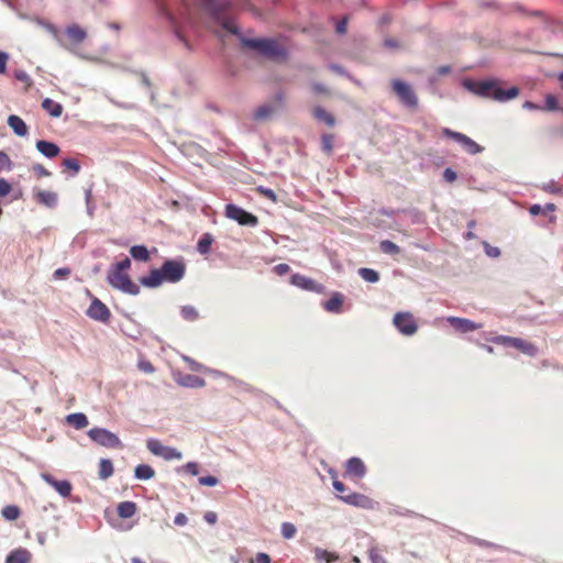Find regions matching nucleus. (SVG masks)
<instances>
[{
    "mask_svg": "<svg viewBox=\"0 0 563 563\" xmlns=\"http://www.w3.org/2000/svg\"><path fill=\"white\" fill-rule=\"evenodd\" d=\"M158 15L169 25L176 36L186 43L185 31L194 29L198 16L208 19L212 32L220 38L236 35L243 46L263 56L283 60L287 56L285 47L273 38L244 37L236 25V8L233 0H154Z\"/></svg>",
    "mask_w": 563,
    "mask_h": 563,
    "instance_id": "1",
    "label": "nucleus"
},
{
    "mask_svg": "<svg viewBox=\"0 0 563 563\" xmlns=\"http://www.w3.org/2000/svg\"><path fill=\"white\" fill-rule=\"evenodd\" d=\"M501 84L503 82L498 79H465L463 81L464 88L468 91L483 98H490L498 102H506L518 97L519 89L516 86L505 89Z\"/></svg>",
    "mask_w": 563,
    "mask_h": 563,
    "instance_id": "2",
    "label": "nucleus"
},
{
    "mask_svg": "<svg viewBox=\"0 0 563 563\" xmlns=\"http://www.w3.org/2000/svg\"><path fill=\"white\" fill-rule=\"evenodd\" d=\"M186 273L183 260H166L159 268H154L147 276L141 278V284L148 288H156L163 283L175 284L180 282Z\"/></svg>",
    "mask_w": 563,
    "mask_h": 563,
    "instance_id": "3",
    "label": "nucleus"
},
{
    "mask_svg": "<svg viewBox=\"0 0 563 563\" xmlns=\"http://www.w3.org/2000/svg\"><path fill=\"white\" fill-rule=\"evenodd\" d=\"M285 108V95L282 91L276 92L273 98L260 106L253 113V119L257 122L269 120L275 114L282 112Z\"/></svg>",
    "mask_w": 563,
    "mask_h": 563,
    "instance_id": "4",
    "label": "nucleus"
},
{
    "mask_svg": "<svg viewBox=\"0 0 563 563\" xmlns=\"http://www.w3.org/2000/svg\"><path fill=\"white\" fill-rule=\"evenodd\" d=\"M108 282L113 288L125 294L137 295L140 292V287L131 280L126 273L110 269L108 273Z\"/></svg>",
    "mask_w": 563,
    "mask_h": 563,
    "instance_id": "5",
    "label": "nucleus"
},
{
    "mask_svg": "<svg viewBox=\"0 0 563 563\" xmlns=\"http://www.w3.org/2000/svg\"><path fill=\"white\" fill-rule=\"evenodd\" d=\"M88 437L96 443L108 449H122L123 444L119 437L103 428H92L88 431Z\"/></svg>",
    "mask_w": 563,
    "mask_h": 563,
    "instance_id": "6",
    "label": "nucleus"
},
{
    "mask_svg": "<svg viewBox=\"0 0 563 563\" xmlns=\"http://www.w3.org/2000/svg\"><path fill=\"white\" fill-rule=\"evenodd\" d=\"M391 88L404 106L410 109L417 108L418 97L409 84L400 79H394L391 81Z\"/></svg>",
    "mask_w": 563,
    "mask_h": 563,
    "instance_id": "7",
    "label": "nucleus"
},
{
    "mask_svg": "<svg viewBox=\"0 0 563 563\" xmlns=\"http://www.w3.org/2000/svg\"><path fill=\"white\" fill-rule=\"evenodd\" d=\"M225 217L236 221L240 225L254 228L258 224L256 216L233 203L227 205Z\"/></svg>",
    "mask_w": 563,
    "mask_h": 563,
    "instance_id": "8",
    "label": "nucleus"
},
{
    "mask_svg": "<svg viewBox=\"0 0 563 563\" xmlns=\"http://www.w3.org/2000/svg\"><path fill=\"white\" fill-rule=\"evenodd\" d=\"M493 342L505 346L515 347L530 356H534L537 354V347L533 344L519 338L498 335L493 339Z\"/></svg>",
    "mask_w": 563,
    "mask_h": 563,
    "instance_id": "9",
    "label": "nucleus"
},
{
    "mask_svg": "<svg viewBox=\"0 0 563 563\" xmlns=\"http://www.w3.org/2000/svg\"><path fill=\"white\" fill-rule=\"evenodd\" d=\"M146 446L152 454L161 456L166 461L180 460L183 457L180 451L174 448L165 446L161 443V441L156 439H148Z\"/></svg>",
    "mask_w": 563,
    "mask_h": 563,
    "instance_id": "10",
    "label": "nucleus"
},
{
    "mask_svg": "<svg viewBox=\"0 0 563 563\" xmlns=\"http://www.w3.org/2000/svg\"><path fill=\"white\" fill-rule=\"evenodd\" d=\"M393 322L397 330L407 336L413 335L418 330V325L409 312H397Z\"/></svg>",
    "mask_w": 563,
    "mask_h": 563,
    "instance_id": "11",
    "label": "nucleus"
},
{
    "mask_svg": "<svg viewBox=\"0 0 563 563\" xmlns=\"http://www.w3.org/2000/svg\"><path fill=\"white\" fill-rule=\"evenodd\" d=\"M442 133L445 136L453 139L455 142L460 143L464 151H466L470 154L474 155L482 153L484 151V148L479 144H477L475 141H473L471 137L463 133L452 131L448 128L443 129Z\"/></svg>",
    "mask_w": 563,
    "mask_h": 563,
    "instance_id": "12",
    "label": "nucleus"
},
{
    "mask_svg": "<svg viewBox=\"0 0 563 563\" xmlns=\"http://www.w3.org/2000/svg\"><path fill=\"white\" fill-rule=\"evenodd\" d=\"M88 317L93 320L107 322L111 316L108 307L101 302L98 298H93L91 305L87 310Z\"/></svg>",
    "mask_w": 563,
    "mask_h": 563,
    "instance_id": "13",
    "label": "nucleus"
},
{
    "mask_svg": "<svg viewBox=\"0 0 563 563\" xmlns=\"http://www.w3.org/2000/svg\"><path fill=\"white\" fill-rule=\"evenodd\" d=\"M338 497L352 506L361 507L364 509H372L374 507V501L363 494L352 493L349 495H340Z\"/></svg>",
    "mask_w": 563,
    "mask_h": 563,
    "instance_id": "14",
    "label": "nucleus"
},
{
    "mask_svg": "<svg viewBox=\"0 0 563 563\" xmlns=\"http://www.w3.org/2000/svg\"><path fill=\"white\" fill-rule=\"evenodd\" d=\"M41 477L52 487L55 488V490L62 496V497H68L71 493V484L68 481H57L55 479L51 474L48 473H42Z\"/></svg>",
    "mask_w": 563,
    "mask_h": 563,
    "instance_id": "15",
    "label": "nucleus"
},
{
    "mask_svg": "<svg viewBox=\"0 0 563 563\" xmlns=\"http://www.w3.org/2000/svg\"><path fill=\"white\" fill-rule=\"evenodd\" d=\"M446 320L456 331L461 333L472 332L481 328V324L464 318L449 317Z\"/></svg>",
    "mask_w": 563,
    "mask_h": 563,
    "instance_id": "16",
    "label": "nucleus"
},
{
    "mask_svg": "<svg viewBox=\"0 0 563 563\" xmlns=\"http://www.w3.org/2000/svg\"><path fill=\"white\" fill-rule=\"evenodd\" d=\"M290 283L305 290L319 291L321 289V286L313 279L300 274H294L290 278Z\"/></svg>",
    "mask_w": 563,
    "mask_h": 563,
    "instance_id": "17",
    "label": "nucleus"
},
{
    "mask_svg": "<svg viewBox=\"0 0 563 563\" xmlns=\"http://www.w3.org/2000/svg\"><path fill=\"white\" fill-rule=\"evenodd\" d=\"M346 473L357 478H362L366 473L365 464L358 457H351L346 462Z\"/></svg>",
    "mask_w": 563,
    "mask_h": 563,
    "instance_id": "18",
    "label": "nucleus"
},
{
    "mask_svg": "<svg viewBox=\"0 0 563 563\" xmlns=\"http://www.w3.org/2000/svg\"><path fill=\"white\" fill-rule=\"evenodd\" d=\"M31 558L29 550L19 548L8 554L5 563H30Z\"/></svg>",
    "mask_w": 563,
    "mask_h": 563,
    "instance_id": "19",
    "label": "nucleus"
},
{
    "mask_svg": "<svg viewBox=\"0 0 563 563\" xmlns=\"http://www.w3.org/2000/svg\"><path fill=\"white\" fill-rule=\"evenodd\" d=\"M34 198L38 203L44 205L48 208H55L58 201L56 192L46 190H38L35 194Z\"/></svg>",
    "mask_w": 563,
    "mask_h": 563,
    "instance_id": "20",
    "label": "nucleus"
},
{
    "mask_svg": "<svg viewBox=\"0 0 563 563\" xmlns=\"http://www.w3.org/2000/svg\"><path fill=\"white\" fill-rule=\"evenodd\" d=\"M36 148L40 153L48 158H53L59 153V147L55 143L44 140L36 142Z\"/></svg>",
    "mask_w": 563,
    "mask_h": 563,
    "instance_id": "21",
    "label": "nucleus"
},
{
    "mask_svg": "<svg viewBox=\"0 0 563 563\" xmlns=\"http://www.w3.org/2000/svg\"><path fill=\"white\" fill-rule=\"evenodd\" d=\"M8 125L13 130V132L19 136H24L27 134V126L25 122L18 115L11 114L8 118Z\"/></svg>",
    "mask_w": 563,
    "mask_h": 563,
    "instance_id": "22",
    "label": "nucleus"
},
{
    "mask_svg": "<svg viewBox=\"0 0 563 563\" xmlns=\"http://www.w3.org/2000/svg\"><path fill=\"white\" fill-rule=\"evenodd\" d=\"M66 422L74 427L76 430H81L89 424L88 418L85 413L76 412L66 417Z\"/></svg>",
    "mask_w": 563,
    "mask_h": 563,
    "instance_id": "23",
    "label": "nucleus"
},
{
    "mask_svg": "<svg viewBox=\"0 0 563 563\" xmlns=\"http://www.w3.org/2000/svg\"><path fill=\"white\" fill-rule=\"evenodd\" d=\"M312 115L316 120L325 123L328 126H333L335 124V118L320 106L312 109Z\"/></svg>",
    "mask_w": 563,
    "mask_h": 563,
    "instance_id": "24",
    "label": "nucleus"
},
{
    "mask_svg": "<svg viewBox=\"0 0 563 563\" xmlns=\"http://www.w3.org/2000/svg\"><path fill=\"white\" fill-rule=\"evenodd\" d=\"M177 382L179 385H181L184 387H189V388H201L206 385V382L203 378L196 376V375H190V374H186V375L181 376Z\"/></svg>",
    "mask_w": 563,
    "mask_h": 563,
    "instance_id": "25",
    "label": "nucleus"
},
{
    "mask_svg": "<svg viewBox=\"0 0 563 563\" xmlns=\"http://www.w3.org/2000/svg\"><path fill=\"white\" fill-rule=\"evenodd\" d=\"M117 511L120 518L129 519L135 515L136 505L133 501H122L118 505Z\"/></svg>",
    "mask_w": 563,
    "mask_h": 563,
    "instance_id": "26",
    "label": "nucleus"
},
{
    "mask_svg": "<svg viewBox=\"0 0 563 563\" xmlns=\"http://www.w3.org/2000/svg\"><path fill=\"white\" fill-rule=\"evenodd\" d=\"M343 305V297L341 294H334L328 301L323 303L327 311L339 313Z\"/></svg>",
    "mask_w": 563,
    "mask_h": 563,
    "instance_id": "27",
    "label": "nucleus"
},
{
    "mask_svg": "<svg viewBox=\"0 0 563 563\" xmlns=\"http://www.w3.org/2000/svg\"><path fill=\"white\" fill-rule=\"evenodd\" d=\"M66 33L68 37L75 43H81L87 36L86 31L77 24L69 25L66 29Z\"/></svg>",
    "mask_w": 563,
    "mask_h": 563,
    "instance_id": "28",
    "label": "nucleus"
},
{
    "mask_svg": "<svg viewBox=\"0 0 563 563\" xmlns=\"http://www.w3.org/2000/svg\"><path fill=\"white\" fill-rule=\"evenodd\" d=\"M313 553H314V559L317 561H325L327 563H333L340 559L339 554H336L334 552H329V551L318 548V547L314 548Z\"/></svg>",
    "mask_w": 563,
    "mask_h": 563,
    "instance_id": "29",
    "label": "nucleus"
},
{
    "mask_svg": "<svg viewBox=\"0 0 563 563\" xmlns=\"http://www.w3.org/2000/svg\"><path fill=\"white\" fill-rule=\"evenodd\" d=\"M42 108L47 111L52 117L58 118L62 115L63 107L60 103L55 102L49 98H45L42 102Z\"/></svg>",
    "mask_w": 563,
    "mask_h": 563,
    "instance_id": "30",
    "label": "nucleus"
},
{
    "mask_svg": "<svg viewBox=\"0 0 563 563\" xmlns=\"http://www.w3.org/2000/svg\"><path fill=\"white\" fill-rule=\"evenodd\" d=\"M130 254L135 261L147 262L150 260V252L144 245L132 246Z\"/></svg>",
    "mask_w": 563,
    "mask_h": 563,
    "instance_id": "31",
    "label": "nucleus"
},
{
    "mask_svg": "<svg viewBox=\"0 0 563 563\" xmlns=\"http://www.w3.org/2000/svg\"><path fill=\"white\" fill-rule=\"evenodd\" d=\"M134 475L137 479H151L155 475L153 467L146 464H140L135 467Z\"/></svg>",
    "mask_w": 563,
    "mask_h": 563,
    "instance_id": "32",
    "label": "nucleus"
},
{
    "mask_svg": "<svg viewBox=\"0 0 563 563\" xmlns=\"http://www.w3.org/2000/svg\"><path fill=\"white\" fill-rule=\"evenodd\" d=\"M213 242V236L210 233H205L198 241L197 250L200 254H208L210 251V246Z\"/></svg>",
    "mask_w": 563,
    "mask_h": 563,
    "instance_id": "33",
    "label": "nucleus"
},
{
    "mask_svg": "<svg viewBox=\"0 0 563 563\" xmlns=\"http://www.w3.org/2000/svg\"><path fill=\"white\" fill-rule=\"evenodd\" d=\"M113 474V465L110 460L102 459L99 463V476L107 479Z\"/></svg>",
    "mask_w": 563,
    "mask_h": 563,
    "instance_id": "34",
    "label": "nucleus"
},
{
    "mask_svg": "<svg viewBox=\"0 0 563 563\" xmlns=\"http://www.w3.org/2000/svg\"><path fill=\"white\" fill-rule=\"evenodd\" d=\"M358 275L368 283H377L379 280V274L372 268L362 267L358 269Z\"/></svg>",
    "mask_w": 563,
    "mask_h": 563,
    "instance_id": "35",
    "label": "nucleus"
},
{
    "mask_svg": "<svg viewBox=\"0 0 563 563\" xmlns=\"http://www.w3.org/2000/svg\"><path fill=\"white\" fill-rule=\"evenodd\" d=\"M379 247L385 254L397 255L400 253V247L389 240L382 241Z\"/></svg>",
    "mask_w": 563,
    "mask_h": 563,
    "instance_id": "36",
    "label": "nucleus"
},
{
    "mask_svg": "<svg viewBox=\"0 0 563 563\" xmlns=\"http://www.w3.org/2000/svg\"><path fill=\"white\" fill-rule=\"evenodd\" d=\"M181 317L187 321H195L199 313L197 309L192 306H184L180 310Z\"/></svg>",
    "mask_w": 563,
    "mask_h": 563,
    "instance_id": "37",
    "label": "nucleus"
},
{
    "mask_svg": "<svg viewBox=\"0 0 563 563\" xmlns=\"http://www.w3.org/2000/svg\"><path fill=\"white\" fill-rule=\"evenodd\" d=\"M334 136L332 134H322L321 148L324 153L330 154L333 151Z\"/></svg>",
    "mask_w": 563,
    "mask_h": 563,
    "instance_id": "38",
    "label": "nucleus"
},
{
    "mask_svg": "<svg viewBox=\"0 0 563 563\" xmlns=\"http://www.w3.org/2000/svg\"><path fill=\"white\" fill-rule=\"evenodd\" d=\"M280 530L285 539H292L297 533V528L290 522H284Z\"/></svg>",
    "mask_w": 563,
    "mask_h": 563,
    "instance_id": "39",
    "label": "nucleus"
},
{
    "mask_svg": "<svg viewBox=\"0 0 563 563\" xmlns=\"http://www.w3.org/2000/svg\"><path fill=\"white\" fill-rule=\"evenodd\" d=\"M2 515L8 520H15L20 516V510L15 506H7L2 509Z\"/></svg>",
    "mask_w": 563,
    "mask_h": 563,
    "instance_id": "40",
    "label": "nucleus"
},
{
    "mask_svg": "<svg viewBox=\"0 0 563 563\" xmlns=\"http://www.w3.org/2000/svg\"><path fill=\"white\" fill-rule=\"evenodd\" d=\"M63 166L67 169H70L74 176L77 175L80 170V165L75 158H65L63 161Z\"/></svg>",
    "mask_w": 563,
    "mask_h": 563,
    "instance_id": "41",
    "label": "nucleus"
},
{
    "mask_svg": "<svg viewBox=\"0 0 563 563\" xmlns=\"http://www.w3.org/2000/svg\"><path fill=\"white\" fill-rule=\"evenodd\" d=\"M485 254L488 257L497 258L500 256L501 252L497 246H492L489 243L484 242L483 243Z\"/></svg>",
    "mask_w": 563,
    "mask_h": 563,
    "instance_id": "42",
    "label": "nucleus"
},
{
    "mask_svg": "<svg viewBox=\"0 0 563 563\" xmlns=\"http://www.w3.org/2000/svg\"><path fill=\"white\" fill-rule=\"evenodd\" d=\"M372 563H387L384 556L379 553L377 548H371L368 551Z\"/></svg>",
    "mask_w": 563,
    "mask_h": 563,
    "instance_id": "43",
    "label": "nucleus"
},
{
    "mask_svg": "<svg viewBox=\"0 0 563 563\" xmlns=\"http://www.w3.org/2000/svg\"><path fill=\"white\" fill-rule=\"evenodd\" d=\"M131 267V261L129 257H124L122 261L118 262L115 265L111 267L112 271L123 272L128 271Z\"/></svg>",
    "mask_w": 563,
    "mask_h": 563,
    "instance_id": "44",
    "label": "nucleus"
},
{
    "mask_svg": "<svg viewBox=\"0 0 563 563\" xmlns=\"http://www.w3.org/2000/svg\"><path fill=\"white\" fill-rule=\"evenodd\" d=\"M12 163L10 157L2 151H0V170H11Z\"/></svg>",
    "mask_w": 563,
    "mask_h": 563,
    "instance_id": "45",
    "label": "nucleus"
},
{
    "mask_svg": "<svg viewBox=\"0 0 563 563\" xmlns=\"http://www.w3.org/2000/svg\"><path fill=\"white\" fill-rule=\"evenodd\" d=\"M383 45L387 49H393V51H397V49L401 48V43L398 40L391 38V37L385 38L383 42Z\"/></svg>",
    "mask_w": 563,
    "mask_h": 563,
    "instance_id": "46",
    "label": "nucleus"
},
{
    "mask_svg": "<svg viewBox=\"0 0 563 563\" xmlns=\"http://www.w3.org/2000/svg\"><path fill=\"white\" fill-rule=\"evenodd\" d=\"M184 361L189 365L191 371L200 372V371H207L200 363L196 362L189 356H184Z\"/></svg>",
    "mask_w": 563,
    "mask_h": 563,
    "instance_id": "47",
    "label": "nucleus"
},
{
    "mask_svg": "<svg viewBox=\"0 0 563 563\" xmlns=\"http://www.w3.org/2000/svg\"><path fill=\"white\" fill-rule=\"evenodd\" d=\"M545 109L550 111H554L559 109L558 99L552 96L548 95L545 98Z\"/></svg>",
    "mask_w": 563,
    "mask_h": 563,
    "instance_id": "48",
    "label": "nucleus"
},
{
    "mask_svg": "<svg viewBox=\"0 0 563 563\" xmlns=\"http://www.w3.org/2000/svg\"><path fill=\"white\" fill-rule=\"evenodd\" d=\"M219 483L218 478L214 476H201L199 477V484L203 486H216Z\"/></svg>",
    "mask_w": 563,
    "mask_h": 563,
    "instance_id": "49",
    "label": "nucleus"
},
{
    "mask_svg": "<svg viewBox=\"0 0 563 563\" xmlns=\"http://www.w3.org/2000/svg\"><path fill=\"white\" fill-rule=\"evenodd\" d=\"M184 470L185 472L197 475L198 474V464L196 462H188L184 466H181L178 471Z\"/></svg>",
    "mask_w": 563,
    "mask_h": 563,
    "instance_id": "50",
    "label": "nucleus"
},
{
    "mask_svg": "<svg viewBox=\"0 0 563 563\" xmlns=\"http://www.w3.org/2000/svg\"><path fill=\"white\" fill-rule=\"evenodd\" d=\"M12 190L11 185L3 178L0 179V198L5 197Z\"/></svg>",
    "mask_w": 563,
    "mask_h": 563,
    "instance_id": "51",
    "label": "nucleus"
},
{
    "mask_svg": "<svg viewBox=\"0 0 563 563\" xmlns=\"http://www.w3.org/2000/svg\"><path fill=\"white\" fill-rule=\"evenodd\" d=\"M443 178L448 183H453L457 178V174L452 168H445L443 172Z\"/></svg>",
    "mask_w": 563,
    "mask_h": 563,
    "instance_id": "52",
    "label": "nucleus"
},
{
    "mask_svg": "<svg viewBox=\"0 0 563 563\" xmlns=\"http://www.w3.org/2000/svg\"><path fill=\"white\" fill-rule=\"evenodd\" d=\"M347 27V16H344L342 20H340L335 25V31L339 34H344L346 32Z\"/></svg>",
    "mask_w": 563,
    "mask_h": 563,
    "instance_id": "53",
    "label": "nucleus"
},
{
    "mask_svg": "<svg viewBox=\"0 0 563 563\" xmlns=\"http://www.w3.org/2000/svg\"><path fill=\"white\" fill-rule=\"evenodd\" d=\"M137 366L144 373H148L150 374V373L154 372V366L148 361H141Z\"/></svg>",
    "mask_w": 563,
    "mask_h": 563,
    "instance_id": "54",
    "label": "nucleus"
},
{
    "mask_svg": "<svg viewBox=\"0 0 563 563\" xmlns=\"http://www.w3.org/2000/svg\"><path fill=\"white\" fill-rule=\"evenodd\" d=\"M70 274V269L67 268V267H62V268H57L55 272H54V277L56 279H62V278H66L67 276H69Z\"/></svg>",
    "mask_w": 563,
    "mask_h": 563,
    "instance_id": "55",
    "label": "nucleus"
},
{
    "mask_svg": "<svg viewBox=\"0 0 563 563\" xmlns=\"http://www.w3.org/2000/svg\"><path fill=\"white\" fill-rule=\"evenodd\" d=\"M14 77L22 82H26L27 85H31L30 76L23 71V70H16L14 74Z\"/></svg>",
    "mask_w": 563,
    "mask_h": 563,
    "instance_id": "56",
    "label": "nucleus"
},
{
    "mask_svg": "<svg viewBox=\"0 0 563 563\" xmlns=\"http://www.w3.org/2000/svg\"><path fill=\"white\" fill-rule=\"evenodd\" d=\"M289 271L290 267L287 264H278L274 267V272L279 276L286 275Z\"/></svg>",
    "mask_w": 563,
    "mask_h": 563,
    "instance_id": "57",
    "label": "nucleus"
},
{
    "mask_svg": "<svg viewBox=\"0 0 563 563\" xmlns=\"http://www.w3.org/2000/svg\"><path fill=\"white\" fill-rule=\"evenodd\" d=\"M8 59H9V55L4 52H0V74L5 73Z\"/></svg>",
    "mask_w": 563,
    "mask_h": 563,
    "instance_id": "58",
    "label": "nucleus"
},
{
    "mask_svg": "<svg viewBox=\"0 0 563 563\" xmlns=\"http://www.w3.org/2000/svg\"><path fill=\"white\" fill-rule=\"evenodd\" d=\"M203 518H205V520H206L208 523H210V525H214V523L217 522V520H218V516H217V514H216V512H213V511H207V512L205 514V517H203Z\"/></svg>",
    "mask_w": 563,
    "mask_h": 563,
    "instance_id": "59",
    "label": "nucleus"
},
{
    "mask_svg": "<svg viewBox=\"0 0 563 563\" xmlns=\"http://www.w3.org/2000/svg\"><path fill=\"white\" fill-rule=\"evenodd\" d=\"M188 519L186 517L185 514H177L175 519H174V523L177 525V526H185L187 523Z\"/></svg>",
    "mask_w": 563,
    "mask_h": 563,
    "instance_id": "60",
    "label": "nucleus"
},
{
    "mask_svg": "<svg viewBox=\"0 0 563 563\" xmlns=\"http://www.w3.org/2000/svg\"><path fill=\"white\" fill-rule=\"evenodd\" d=\"M256 563H271V558L266 553H257L255 558Z\"/></svg>",
    "mask_w": 563,
    "mask_h": 563,
    "instance_id": "61",
    "label": "nucleus"
},
{
    "mask_svg": "<svg viewBox=\"0 0 563 563\" xmlns=\"http://www.w3.org/2000/svg\"><path fill=\"white\" fill-rule=\"evenodd\" d=\"M529 212H530V214H532V216L543 214V207H542V206H540V205H532V206L529 208Z\"/></svg>",
    "mask_w": 563,
    "mask_h": 563,
    "instance_id": "62",
    "label": "nucleus"
},
{
    "mask_svg": "<svg viewBox=\"0 0 563 563\" xmlns=\"http://www.w3.org/2000/svg\"><path fill=\"white\" fill-rule=\"evenodd\" d=\"M33 169L40 175V176H49L51 173L41 164H37L33 167Z\"/></svg>",
    "mask_w": 563,
    "mask_h": 563,
    "instance_id": "63",
    "label": "nucleus"
},
{
    "mask_svg": "<svg viewBox=\"0 0 563 563\" xmlns=\"http://www.w3.org/2000/svg\"><path fill=\"white\" fill-rule=\"evenodd\" d=\"M312 89L317 93H328V88L322 84H313Z\"/></svg>",
    "mask_w": 563,
    "mask_h": 563,
    "instance_id": "64",
    "label": "nucleus"
}]
</instances>
